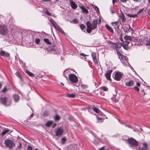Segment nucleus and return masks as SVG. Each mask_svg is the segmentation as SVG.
I'll list each match as a JSON object with an SVG mask.
<instances>
[{
	"mask_svg": "<svg viewBox=\"0 0 150 150\" xmlns=\"http://www.w3.org/2000/svg\"><path fill=\"white\" fill-rule=\"evenodd\" d=\"M97 23L98 20L97 19L93 20L92 23L89 21H87L86 23V25H87V32L90 33L92 30L96 29L97 27Z\"/></svg>",
	"mask_w": 150,
	"mask_h": 150,
	"instance_id": "1",
	"label": "nucleus"
},
{
	"mask_svg": "<svg viewBox=\"0 0 150 150\" xmlns=\"http://www.w3.org/2000/svg\"><path fill=\"white\" fill-rule=\"evenodd\" d=\"M125 41L123 44V47L124 49L126 50H128L129 49V44L131 43L130 41H132V39L131 36L126 35L124 37Z\"/></svg>",
	"mask_w": 150,
	"mask_h": 150,
	"instance_id": "2",
	"label": "nucleus"
},
{
	"mask_svg": "<svg viewBox=\"0 0 150 150\" xmlns=\"http://www.w3.org/2000/svg\"><path fill=\"white\" fill-rule=\"evenodd\" d=\"M50 21L54 28L59 31L63 35L65 34V33L62 29L58 25L56 22L52 18L50 17Z\"/></svg>",
	"mask_w": 150,
	"mask_h": 150,
	"instance_id": "3",
	"label": "nucleus"
},
{
	"mask_svg": "<svg viewBox=\"0 0 150 150\" xmlns=\"http://www.w3.org/2000/svg\"><path fill=\"white\" fill-rule=\"evenodd\" d=\"M4 144L7 147L11 149L15 146V144L13 141L8 139H6L4 141Z\"/></svg>",
	"mask_w": 150,
	"mask_h": 150,
	"instance_id": "4",
	"label": "nucleus"
},
{
	"mask_svg": "<svg viewBox=\"0 0 150 150\" xmlns=\"http://www.w3.org/2000/svg\"><path fill=\"white\" fill-rule=\"evenodd\" d=\"M127 141L129 144L132 146L137 147L138 145V142L132 138H128Z\"/></svg>",
	"mask_w": 150,
	"mask_h": 150,
	"instance_id": "5",
	"label": "nucleus"
},
{
	"mask_svg": "<svg viewBox=\"0 0 150 150\" xmlns=\"http://www.w3.org/2000/svg\"><path fill=\"white\" fill-rule=\"evenodd\" d=\"M69 78L71 83H76L78 81V77L74 74H69Z\"/></svg>",
	"mask_w": 150,
	"mask_h": 150,
	"instance_id": "6",
	"label": "nucleus"
},
{
	"mask_svg": "<svg viewBox=\"0 0 150 150\" xmlns=\"http://www.w3.org/2000/svg\"><path fill=\"white\" fill-rule=\"evenodd\" d=\"M8 98L6 97H1L0 98V103L4 105L8 106L10 105L11 103H7Z\"/></svg>",
	"mask_w": 150,
	"mask_h": 150,
	"instance_id": "7",
	"label": "nucleus"
},
{
	"mask_svg": "<svg viewBox=\"0 0 150 150\" xmlns=\"http://www.w3.org/2000/svg\"><path fill=\"white\" fill-rule=\"evenodd\" d=\"M7 29L6 26L5 25H2L0 27V33L3 35H5L7 33Z\"/></svg>",
	"mask_w": 150,
	"mask_h": 150,
	"instance_id": "8",
	"label": "nucleus"
},
{
	"mask_svg": "<svg viewBox=\"0 0 150 150\" xmlns=\"http://www.w3.org/2000/svg\"><path fill=\"white\" fill-rule=\"evenodd\" d=\"M122 76V74L121 72L119 71L116 72L115 74L114 78L116 80L119 81L121 80Z\"/></svg>",
	"mask_w": 150,
	"mask_h": 150,
	"instance_id": "9",
	"label": "nucleus"
},
{
	"mask_svg": "<svg viewBox=\"0 0 150 150\" xmlns=\"http://www.w3.org/2000/svg\"><path fill=\"white\" fill-rule=\"evenodd\" d=\"M64 132V130L62 128L60 127L58 128L55 132L56 135L59 136L62 135Z\"/></svg>",
	"mask_w": 150,
	"mask_h": 150,
	"instance_id": "10",
	"label": "nucleus"
},
{
	"mask_svg": "<svg viewBox=\"0 0 150 150\" xmlns=\"http://www.w3.org/2000/svg\"><path fill=\"white\" fill-rule=\"evenodd\" d=\"M112 71V69L108 70L107 71L106 73H105V76L108 80H111L110 77Z\"/></svg>",
	"mask_w": 150,
	"mask_h": 150,
	"instance_id": "11",
	"label": "nucleus"
},
{
	"mask_svg": "<svg viewBox=\"0 0 150 150\" xmlns=\"http://www.w3.org/2000/svg\"><path fill=\"white\" fill-rule=\"evenodd\" d=\"M113 27V28L115 29L116 28L119 29V24L118 21L115 22H112L111 23Z\"/></svg>",
	"mask_w": 150,
	"mask_h": 150,
	"instance_id": "12",
	"label": "nucleus"
},
{
	"mask_svg": "<svg viewBox=\"0 0 150 150\" xmlns=\"http://www.w3.org/2000/svg\"><path fill=\"white\" fill-rule=\"evenodd\" d=\"M134 81L133 80H130L129 81L125 82V85L127 86H132L134 84Z\"/></svg>",
	"mask_w": 150,
	"mask_h": 150,
	"instance_id": "13",
	"label": "nucleus"
},
{
	"mask_svg": "<svg viewBox=\"0 0 150 150\" xmlns=\"http://www.w3.org/2000/svg\"><path fill=\"white\" fill-rule=\"evenodd\" d=\"M119 17L121 19L123 23H125L126 21V18L121 10Z\"/></svg>",
	"mask_w": 150,
	"mask_h": 150,
	"instance_id": "14",
	"label": "nucleus"
},
{
	"mask_svg": "<svg viewBox=\"0 0 150 150\" xmlns=\"http://www.w3.org/2000/svg\"><path fill=\"white\" fill-rule=\"evenodd\" d=\"M69 2L70 6L72 9H75L77 8V6L74 2L72 1H70Z\"/></svg>",
	"mask_w": 150,
	"mask_h": 150,
	"instance_id": "15",
	"label": "nucleus"
},
{
	"mask_svg": "<svg viewBox=\"0 0 150 150\" xmlns=\"http://www.w3.org/2000/svg\"><path fill=\"white\" fill-rule=\"evenodd\" d=\"M91 56L95 64L98 63V60L96 57V54L94 52H93L91 54Z\"/></svg>",
	"mask_w": 150,
	"mask_h": 150,
	"instance_id": "16",
	"label": "nucleus"
},
{
	"mask_svg": "<svg viewBox=\"0 0 150 150\" xmlns=\"http://www.w3.org/2000/svg\"><path fill=\"white\" fill-rule=\"evenodd\" d=\"M13 98L14 100V101L16 102H18L20 100V97L17 94H14L13 96Z\"/></svg>",
	"mask_w": 150,
	"mask_h": 150,
	"instance_id": "17",
	"label": "nucleus"
},
{
	"mask_svg": "<svg viewBox=\"0 0 150 150\" xmlns=\"http://www.w3.org/2000/svg\"><path fill=\"white\" fill-rule=\"evenodd\" d=\"M0 54L1 56H4L7 57H9L10 56V54L8 53L5 52L3 50H1L0 52Z\"/></svg>",
	"mask_w": 150,
	"mask_h": 150,
	"instance_id": "18",
	"label": "nucleus"
},
{
	"mask_svg": "<svg viewBox=\"0 0 150 150\" xmlns=\"http://www.w3.org/2000/svg\"><path fill=\"white\" fill-rule=\"evenodd\" d=\"M142 148L140 149V150H148V148L147 144L146 143H143L142 144Z\"/></svg>",
	"mask_w": 150,
	"mask_h": 150,
	"instance_id": "19",
	"label": "nucleus"
},
{
	"mask_svg": "<svg viewBox=\"0 0 150 150\" xmlns=\"http://www.w3.org/2000/svg\"><path fill=\"white\" fill-rule=\"evenodd\" d=\"M79 7L81 9L82 13L86 14L88 13V10L85 8L83 6H79Z\"/></svg>",
	"mask_w": 150,
	"mask_h": 150,
	"instance_id": "20",
	"label": "nucleus"
},
{
	"mask_svg": "<svg viewBox=\"0 0 150 150\" xmlns=\"http://www.w3.org/2000/svg\"><path fill=\"white\" fill-rule=\"evenodd\" d=\"M106 29L110 33H114L113 30L112 28L107 24H106L105 26Z\"/></svg>",
	"mask_w": 150,
	"mask_h": 150,
	"instance_id": "21",
	"label": "nucleus"
},
{
	"mask_svg": "<svg viewBox=\"0 0 150 150\" xmlns=\"http://www.w3.org/2000/svg\"><path fill=\"white\" fill-rule=\"evenodd\" d=\"M115 47H116L115 48V50H117L118 48H121V46L123 47V44L122 43H120L118 42H117L115 43Z\"/></svg>",
	"mask_w": 150,
	"mask_h": 150,
	"instance_id": "22",
	"label": "nucleus"
},
{
	"mask_svg": "<svg viewBox=\"0 0 150 150\" xmlns=\"http://www.w3.org/2000/svg\"><path fill=\"white\" fill-rule=\"evenodd\" d=\"M10 131V130L8 129L5 128L4 129V130L1 133V134L2 136H3L6 134L7 133H8Z\"/></svg>",
	"mask_w": 150,
	"mask_h": 150,
	"instance_id": "23",
	"label": "nucleus"
},
{
	"mask_svg": "<svg viewBox=\"0 0 150 150\" xmlns=\"http://www.w3.org/2000/svg\"><path fill=\"white\" fill-rule=\"evenodd\" d=\"M93 110L94 111H95L96 112L101 114V115H102V114L103 113L102 112H101L100 110L97 108L95 107H93Z\"/></svg>",
	"mask_w": 150,
	"mask_h": 150,
	"instance_id": "24",
	"label": "nucleus"
},
{
	"mask_svg": "<svg viewBox=\"0 0 150 150\" xmlns=\"http://www.w3.org/2000/svg\"><path fill=\"white\" fill-rule=\"evenodd\" d=\"M53 122L52 120H50L47 121L45 124V126L48 127H50L52 124Z\"/></svg>",
	"mask_w": 150,
	"mask_h": 150,
	"instance_id": "25",
	"label": "nucleus"
},
{
	"mask_svg": "<svg viewBox=\"0 0 150 150\" xmlns=\"http://www.w3.org/2000/svg\"><path fill=\"white\" fill-rule=\"evenodd\" d=\"M126 15L129 17L130 18H135L136 17H137L138 16L137 14H131L129 13H125Z\"/></svg>",
	"mask_w": 150,
	"mask_h": 150,
	"instance_id": "26",
	"label": "nucleus"
},
{
	"mask_svg": "<svg viewBox=\"0 0 150 150\" xmlns=\"http://www.w3.org/2000/svg\"><path fill=\"white\" fill-rule=\"evenodd\" d=\"M66 96L69 98H74L75 95L74 94H66Z\"/></svg>",
	"mask_w": 150,
	"mask_h": 150,
	"instance_id": "27",
	"label": "nucleus"
},
{
	"mask_svg": "<svg viewBox=\"0 0 150 150\" xmlns=\"http://www.w3.org/2000/svg\"><path fill=\"white\" fill-rule=\"evenodd\" d=\"M137 40L136 39H134V40H132V42H131V43L129 44V47H131L133 45H136L137 43V42H136L135 41L137 42Z\"/></svg>",
	"mask_w": 150,
	"mask_h": 150,
	"instance_id": "28",
	"label": "nucleus"
},
{
	"mask_svg": "<svg viewBox=\"0 0 150 150\" xmlns=\"http://www.w3.org/2000/svg\"><path fill=\"white\" fill-rule=\"evenodd\" d=\"M67 141V139L66 137H64L62 138L61 139V143L62 144H64Z\"/></svg>",
	"mask_w": 150,
	"mask_h": 150,
	"instance_id": "29",
	"label": "nucleus"
},
{
	"mask_svg": "<svg viewBox=\"0 0 150 150\" xmlns=\"http://www.w3.org/2000/svg\"><path fill=\"white\" fill-rule=\"evenodd\" d=\"M111 99L112 101L115 103H117L119 101V100L116 98V96L115 95H113Z\"/></svg>",
	"mask_w": 150,
	"mask_h": 150,
	"instance_id": "30",
	"label": "nucleus"
},
{
	"mask_svg": "<svg viewBox=\"0 0 150 150\" xmlns=\"http://www.w3.org/2000/svg\"><path fill=\"white\" fill-rule=\"evenodd\" d=\"M81 86L83 89H86H86L88 88V86L87 85L84 84H82L81 85Z\"/></svg>",
	"mask_w": 150,
	"mask_h": 150,
	"instance_id": "31",
	"label": "nucleus"
},
{
	"mask_svg": "<svg viewBox=\"0 0 150 150\" xmlns=\"http://www.w3.org/2000/svg\"><path fill=\"white\" fill-rule=\"evenodd\" d=\"M44 41L48 45H51V42H50L49 40L47 38H45L44 39Z\"/></svg>",
	"mask_w": 150,
	"mask_h": 150,
	"instance_id": "32",
	"label": "nucleus"
},
{
	"mask_svg": "<svg viewBox=\"0 0 150 150\" xmlns=\"http://www.w3.org/2000/svg\"><path fill=\"white\" fill-rule=\"evenodd\" d=\"M49 47H50V50L51 51H53L54 50H55V45H53L51 46H50V47L49 46Z\"/></svg>",
	"mask_w": 150,
	"mask_h": 150,
	"instance_id": "33",
	"label": "nucleus"
},
{
	"mask_svg": "<svg viewBox=\"0 0 150 150\" xmlns=\"http://www.w3.org/2000/svg\"><path fill=\"white\" fill-rule=\"evenodd\" d=\"M22 144L21 142H19V145L16 149V150H21V148Z\"/></svg>",
	"mask_w": 150,
	"mask_h": 150,
	"instance_id": "34",
	"label": "nucleus"
},
{
	"mask_svg": "<svg viewBox=\"0 0 150 150\" xmlns=\"http://www.w3.org/2000/svg\"><path fill=\"white\" fill-rule=\"evenodd\" d=\"M60 116L57 115H55L54 118V120L55 121H58L60 120Z\"/></svg>",
	"mask_w": 150,
	"mask_h": 150,
	"instance_id": "35",
	"label": "nucleus"
},
{
	"mask_svg": "<svg viewBox=\"0 0 150 150\" xmlns=\"http://www.w3.org/2000/svg\"><path fill=\"white\" fill-rule=\"evenodd\" d=\"M49 115V112L47 111H45L44 112L43 116L44 117L48 116Z\"/></svg>",
	"mask_w": 150,
	"mask_h": 150,
	"instance_id": "36",
	"label": "nucleus"
},
{
	"mask_svg": "<svg viewBox=\"0 0 150 150\" xmlns=\"http://www.w3.org/2000/svg\"><path fill=\"white\" fill-rule=\"evenodd\" d=\"M26 73H27L29 76H33L34 74L32 73V72H30L28 70H26Z\"/></svg>",
	"mask_w": 150,
	"mask_h": 150,
	"instance_id": "37",
	"label": "nucleus"
},
{
	"mask_svg": "<svg viewBox=\"0 0 150 150\" xmlns=\"http://www.w3.org/2000/svg\"><path fill=\"white\" fill-rule=\"evenodd\" d=\"M138 44L140 45H142L143 44V39L142 38H140L138 40Z\"/></svg>",
	"mask_w": 150,
	"mask_h": 150,
	"instance_id": "38",
	"label": "nucleus"
},
{
	"mask_svg": "<svg viewBox=\"0 0 150 150\" xmlns=\"http://www.w3.org/2000/svg\"><path fill=\"white\" fill-rule=\"evenodd\" d=\"M16 75L18 77H19L21 80H22V78L21 76V75L18 71H17L15 73Z\"/></svg>",
	"mask_w": 150,
	"mask_h": 150,
	"instance_id": "39",
	"label": "nucleus"
},
{
	"mask_svg": "<svg viewBox=\"0 0 150 150\" xmlns=\"http://www.w3.org/2000/svg\"><path fill=\"white\" fill-rule=\"evenodd\" d=\"M127 59L128 58L126 56L124 55V57L122 58V60H123V61H124V60L125 61V62H124V63L127 62L128 63Z\"/></svg>",
	"mask_w": 150,
	"mask_h": 150,
	"instance_id": "40",
	"label": "nucleus"
},
{
	"mask_svg": "<svg viewBox=\"0 0 150 150\" xmlns=\"http://www.w3.org/2000/svg\"><path fill=\"white\" fill-rule=\"evenodd\" d=\"M40 39L39 38H37L35 39V42L36 44L38 45L40 43Z\"/></svg>",
	"mask_w": 150,
	"mask_h": 150,
	"instance_id": "41",
	"label": "nucleus"
},
{
	"mask_svg": "<svg viewBox=\"0 0 150 150\" xmlns=\"http://www.w3.org/2000/svg\"><path fill=\"white\" fill-rule=\"evenodd\" d=\"M79 26L80 27V28L82 30H83L86 27V26L84 25L83 24L79 25Z\"/></svg>",
	"mask_w": 150,
	"mask_h": 150,
	"instance_id": "42",
	"label": "nucleus"
},
{
	"mask_svg": "<svg viewBox=\"0 0 150 150\" xmlns=\"http://www.w3.org/2000/svg\"><path fill=\"white\" fill-rule=\"evenodd\" d=\"M100 88L102 90H103L104 91H107L108 90V88L105 86H103Z\"/></svg>",
	"mask_w": 150,
	"mask_h": 150,
	"instance_id": "43",
	"label": "nucleus"
},
{
	"mask_svg": "<svg viewBox=\"0 0 150 150\" xmlns=\"http://www.w3.org/2000/svg\"><path fill=\"white\" fill-rule=\"evenodd\" d=\"M7 91V89L6 87L5 86L4 87L3 89L1 90V92L2 93H5Z\"/></svg>",
	"mask_w": 150,
	"mask_h": 150,
	"instance_id": "44",
	"label": "nucleus"
},
{
	"mask_svg": "<svg viewBox=\"0 0 150 150\" xmlns=\"http://www.w3.org/2000/svg\"><path fill=\"white\" fill-rule=\"evenodd\" d=\"M145 45L150 46V39L146 41Z\"/></svg>",
	"mask_w": 150,
	"mask_h": 150,
	"instance_id": "45",
	"label": "nucleus"
},
{
	"mask_svg": "<svg viewBox=\"0 0 150 150\" xmlns=\"http://www.w3.org/2000/svg\"><path fill=\"white\" fill-rule=\"evenodd\" d=\"M93 8H94V10L96 11L99 13V9L97 7V6H95L93 7Z\"/></svg>",
	"mask_w": 150,
	"mask_h": 150,
	"instance_id": "46",
	"label": "nucleus"
},
{
	"mask_svg": "<svg viewBox=\"0 0 150 150\" xmlns=\"http://www.w3.org/2000/svg\"><path fill=\"white\" fill-rule=\"evenodd\" d=\"M45 13L47 15L50 16H51V13L49 12V11L46 8H45Z\"/></svg>",
	"mask_w": 150,
	"mask_h": 150,
	"instance_id": "47",
	"label": "nucleus"
},
{
	"mask_svg": "<svg viewBox=\"0 0 150 150\" xmlns=\"http://www.w3.org/2000/svg\"><path fill=\"white\" fill-rule=\"evenodd\" d=\"M118 56L119 59L121 60H122V58L124 57V55L121 54L119 55Z\"/></svg>",
	"mask_w": 150,
	"mask_h": 150,
	"instance_id": "48",
	"label": "nucleus"
},
{
	"mask_svg": "<svg viewBox=\"0 0 150 150\" xmlns=\"http://www.w3.org/2000/svg\"><path fill=\"white\" fill-rule=\"evenodd\" d=\"M73 23L75 24L77 23L78 22V20L76 18L74 19L72 21Z\"/></svg>",
	"mask_w": 150,
	"mask_h": 150,
	"instance_id": "49",
	"label": "nucleus"
},
{
	"mask_svg": "<svg viewBox=\"0 0 150 150\" xmlns=\"http://www.w3.org/2000/svg\"><path fill=\"white\" fill-rule=\"evenodd\" d=\"M144 10V8H142L140 9L137 12V15L142 12Z\"/></svg>",
	"mask_w": 150,
	"mask_h": 150,
	"instance_id": "50",
	"label": "nucleus"
},
{
	"mask_svg": "<svg viewBox=\"0 0 150 150\" xmlns=\"http://www.w3.org/2000/svg\"><path fill=\"white\" fill-rule=\"evenodd\" d=\"M134 88L135 90L137 91L138 92L139 91V89L138 87V86L137 87L136 86H134Z\"/></svg>",
	"mask_w": 150,
	"mask_h": 150,
	"instance_id": "51",
	"label": "nucleus"
},
{
	"mask_svg": "<svg viewBox=\"0 0 150 150\" xmlns=\"http://www.w3.org/2000/svg\"><path fill=\"white\" fill-rule=\"evenodd\" d=\"M127 25L129 26V29H128L129 30H131V31H132V32L134 31L133 29L129 25L127 24Z\"/></svg>",
	"mask_w": 150,
	"mask_h": 150,
	"instance_id": "52",
	"label": "nucleus"
},
{
	"mask_svg": "<svg viewBox=\"0 0 150 150\" xmlns=\"http://www.w3.org/2000/svg\"><path fill=\"white\" fill-rule=\"evenodd\" d=\"M115 43H113L112 44V45H111V46L113 48V49H115Z\"/></svg>",
	"mask_w": 150,
	"mask_h": 150,
	"instance_id": "53",
	"label": "nucleus"
},
{
	"mask_svg": "<svg viewBox=\"0 0 150 150\" xmlns=\"http://www.w3.org/2000/svg\"><path fill=\"white\" fill-rule=\"evenodd\" d=\"M27 150H33L31 146L28 145L27 149Z\"/></svg>",
	"mask_w": 150,
	"mask_h": 150,
	"instance_id": "54",
	"label": "nucleus"
},
{
	"mask_svg": "<svg viewBox=\"0 0 150 150\" xmlns=\"http://www.w3.org/2000/svg\"><path fill=\"white\" fill-rule=\"evenodd\" d=\"M80 55L81 56H82L83 57H85V56H88V55H87L86 54H84L83 53H81L80 54Z\"/></svg>",
	"mask_w": 150,
	"mask_h": 150,
	"instance_id": "55",
	"label": "nucleus"
},
{
	"mask_svg": "<svg viewBox=\"0 0 150 150\" xmlns=\"http://www.w3.org/2000/svg\"><path fill=\"white\" fill-rule=\"evenodd\" d=\"M124 30L125 33H127L129 31V29L127 28H125L124 29Z\"/></svg>",
	"mask_w": 150,
	"mask_h": 150,
	"instance_id": "56",
	"label": "nucleus"
},
{
	"mask_svg": "<svg viewBox=\"0 0 150 150\" xmlns=\"http://www.w3.org/2000/svg\"><path fill=\"white\" fill-rule=\"evenodd\" d=\"M95 106L93 105H92L91 106H90L88 107V110H89L90 109H92L93 110V107H94Z\"/></svg>",
	"mask_w": 150,
	"mask_h": 150,
	"instance_id": "57",
	"label": "nucleus"
},
{
	"mask_svg": "<svg viewBox=\"0 0 150 150\" xmlns=\"http://www.w3.org/2000/svg\"><path fill=\"white\" fill-rule=\"evenodd\" d=\"M119 38L120 40L122 42H123V43H124V41L123 40V39L122 38V36H120V38Z\"/></svg>",
	"mask_w": 150,
	"mask_h": 150,
	"instance_id": "58",
	"label": "nucleus"
},
{
	"mask_svg": "<svg viewBox=\"0 0 150 150\" xmlns=\"http://www.w3.org/2000/svg\"><path fill=\"white\" fill-rule=\"evenodd\" d=\"M97 118L98 120H102L101 122L103 121L104 120L102 118H100L97 117Z\"/></svg>",
	"mask_w": 150,
	"mask_h": 150,
	"instance_id": "59",
	"label": "nucleus"
},
{
	"mask_svg": "<svg viewBox=\"0 0 150 150\" xmlns=\"http://www.w3.org/2000/svg\"><path fill=\"white\" fill-rule=\"evenodd\" d=\"M107 42L108 43V44L111 45H112V43H113L110 41H108Z\"/></svg>",
	"mask_w": 150,
	"mask_h": 150,
	"instance_id": "60",
	"label": "nucleus"
},
{
	"mask_svg": "<svg viewBox=\"0 0 150 150\" xmlns=\"http://www.w3.org/2000/svg\"><path fill=\"white\" fill-rule=\"evenodd\" d=\"M116 50V51L117 53V54L118 55H119L120 54H121L120 53V52H119V50H118V49H117V50Z\"/></svg>",
	"mask_w": 150,
	"mask_h": 150,
	"instance_id": "61",
	"label": "nucleus"
},
{
	"mask_svg": "<svg viewBox=\"0 0 150 150\" xmlns=\"http://www.w3.org/2000/svg\"><path fill=\"white\" fill-rule=\"evenodd\" d=\"M133 130L134 132H135V131H137L138 132H139V130L138 129H133Z\"/></svg>",
	"mask_w": 150,
	"mask_h": 150,
	"instance_id": "62",
	"label": "nucleus"
},
{
	"mask_svg": "<svg viewBox=\"0 0 150 150\" xmlns=\"http://www.w3.org/2000/svg\"><path fill=\"white\" fill-rule=\"evenodd\" d=\"M140 83H139V82H137V86H138V87H140Z\"/></svg>",
	"mask_w": 150,
	"mask_h": 150,
	"instance_id": "63",
	"label": "nucleus"
},
{
	"mask_svg": "<svg viewBox=\"0 0 150 150\" xmlns=\"http://www.w3.org/2000/svg\"><path fill=\"white\" fill-rule=\"evenodd\" d=\"M147 13L150 16V9L147 10Z\"/></svg>",
	"mask_w": 150,
	"mask_h": 150,
	"instance_id": "64",
	"label": "nucleus"
}]
</instances>
